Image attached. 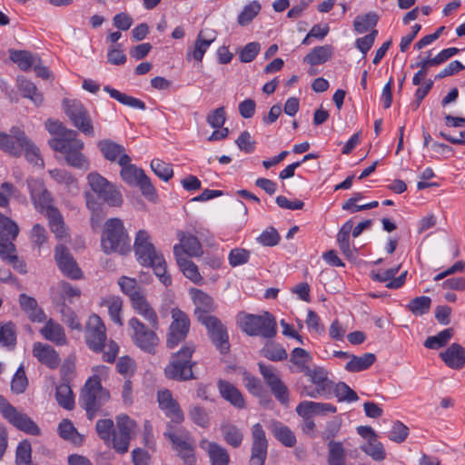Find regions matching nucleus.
<instances>
[{"mask_svg": "<svg viewBox=\"0 0 465 465\" xmlns=\"http://www.w3.org/2000/svg\"><path fill=\"white\" fill-rule=\"evenodd\" d=\"M46 129L51 134L57 135L49 141L50 147L64 154L68 164L79 169H87L88 162L82 153L84 143L78 139V134L74 130L66 129L58 121L47 120Z\"/></svg>", "mask_w": 465, "mask_h": 465, "instance_id": "f257e3e1", "label": "nucleus"}, {"mask_svg": "<svg viewBox=\"0 0 465 465\" xmlns=\"http://www.w3.org/2000/svg\"><path fill=\"white\" fill-rule=\"evenodd\" d=\"M236 321L241 330L249 336H261L269 340L277 333L276 319L269 312L261 314L241 312Z\"/></svg>", "mask_w": 465, "mask_h": 465, "instance_id": "f03ea898", "label": "nucleus"}, {"mask_svg": "<svg viewBox=\"0 0 465 465\" xmlns=\"http://www.w3.org/2000/svg\"><path fill=\"white\" fill-rule=\"evenodd\" d=\"M109 400V391L102 386L100 377L94 375L85 381L79 403L86 411L88 420H92Z\"/></svg>", "mask_w": 465, "mask_h": 465, "instance_id": "7ed1b4c3", "label": "nucleus"}, {"mask_svg": "<svg viewBox=\"0 0 465 465\" xmlns=\"http://www.w3.org/2000/svg\"><path fill=\"white\" fill-rule=\"evenodd\" d=\"M102 249L105 253H127L131 251V240L124 223L118 218L106 221L101 238Z\"/></svg>", "mask_w": 465, "mask_h": 465, "instance_id": "20e7f679", "label": "nucleus"}, {"mask_svg": "<svg viewBox=\"0 0 465 465\" xmlns=\"http://www.w3.org/2000/svg\"><path fill=\"white\" fill-rule=\"evenodd\" d=\"M193 351V345L182 347L180 351L173 355L170 363L164 368L165 376L170 380L178 381L194 379L192 370L194 363L191 361Z\"/></svg>", "mask_w": 465, "mask_h": 465, "instance_id": "39448f33", "label": "nucleus"}, {"mask_svg": "<svg viewBox=\"0 0 465 465\" xmlns=\"http://www.w3.org/2000/svg\"><path fill=\"white\" fill-rule=\"evenodd\" d=\"M86 178L92 191L104 202L114 207L122 205L123 195L114 183L109 182L97 172L90 173Z\"/></svg>", "mask_w": 465, "mask_h": 465, "instance_id": "423d86ee", "label": "nucleus"}, {"mask_svg": "<svg viewBox=\"0 0 465 465\" xmlns=\"http://www.w3.org/2000/svg\"><path fill=\"white\" fill-rule=\"evenodd\" d=\"M63 104L64 113L72 121L74 126L84 135L94 137V125L91 116L84 105L78 100L69 99H64Z\"/></svg>", "mask_w": 465, "mask_h": 465, "instance_id": "0eeeda50", "label": "nucleus"}, {"mask_svg": "<svg viewBox=\"0 0 465 465\" xmlns=\"http://www.w3.org/2000/svg\"><path fill=\"white\" fill-rule=\"evenodd\" d=\"M128 325L133 331L132 339L134 344L143 351L153 353L159 343L158 336L155 333L156 329L147 327L135 317L129 320Z\"/></svg>", "mask_w": 465, "mask_h": 465, "instance_id": "6e6552de", "label": "nucleus"}, {"mask_svg": "<svg viewBox=\"0 0 465 465\" xmlns=\"http://www.w3.org/2000/svg\"><path fill=\"white\" fill-rule=\"evenodd\" d=\"M0 412L16 429L30 435H39V427L26 414L19 412L4 396L0 395Z\"/></svg>", "mask_w": 465, "mask_h": 465, "instance_id": "1a4fd4ad", "label": "nucleus"}, {"mask_svg": "<svg viewBox=\"0 0 465 465\" xmlns=\"http://www.w3.org/2000/svg\"><path fill=\"white\" fill-rule=\"evenodd\" d=\"M172 322L167 333L166 345L173 349L180 342L185 340L190 330V319L188 315L178 308L171 312Z\"/></svg>", "mask_w": 465, "mask_h": 465, "instance_id": "9d476101", "label": "nucleus"}, {"mask_svg": "<svg viewBox=\"0 0 465 465\" xmlns=\"http://www.w3.org/2000/svg\"><path fill=\"white\" fill-rule=\"evenodd\" d=\"M200 323L205 327L209 339L220 353H228L230 351L229 334L226 326L221 320L212 316L203 318Z\"/></svg>", "mask_w": 465, "mask_h": 465, "instance_id": "9b49d317", "label": "nucleus"}, {"mask_svg": "<svg viewBox=\"0 0 465 465\" xmlns=\"http://www.w3.org/2000/svg\"><path fill=\"white\" fill-rule=\"evenodd\" d=\"M260 373L265 383L270 388L276 400L282 405H287L290 401L288 387L279 377L276 369L272 365L258 363Z\"/></svg>", "mask_w": 465, "mask_h": 465, "instance_id": "f8f14e48", "label": "nucleus"}, {"mask_svg": "<svg viewBox=\"0 0 465 465\" xmlns=\"http://www.w3.org/2000/svg\"><path fill=\"white\" fill-rule=\"evenodd\" d=\"M85 341L89 349L101 352L105 347L106 328L97 314H92L85 326Z\"/></svg>", "mask_w": 465, "mask_h": 465, "instance_id": "ddd939ff", "label": "nucleus"}, {"mask_svg": "<svg viewBox=\"0 0 465 465\" xmlns=\"http://www.w3.org/2000/svg\"><path fill=\"white\" fill-rule=\"evenodd\" d=\"M304 374L310 379L311 382L315 385L313 390L304 391L305 396L310 398H319L328 396L333 390V382L328 377V371L320 366L309 368Z\"/></svg>", "mask_w": 465, "mask_h": 465, "instance_id": "4468645a", "label": "nucleus"}, {"mask_svg": "<svg viewBox=\"0 0 465 465\" xmlns=\"http://www.w3.org/2000/svg\"><path fill=\"white\" fill-rule=\"evenodd\" d=\"M134 250L138 262L141 265L150 264L161 253L155 249L150 233L145 230H139L134 238Z\"/></svg>", "mask_w": 465, "mask_h": 465, "instance_id": "2eb2a0df", "label": "nucleus"}, {"mask_svg": "<svg viewBox=\"0 0 465 465\" xmlns=\"http://www.w3.org/2000/svg\"><path fill=\"white\" fill-rule=\"evenodd\" d=\"M268 440L266 433L260 423L252 427V452L250 465H264L267 458Z\"/></svg>", "mask_w": 465, "mask_h": 465, "instance_id": "dca6fc26", "label": "nucleus"}, {"mask_svg": "<svg viewBox=\"0 0 465 465\" xmlns=\"http://www.w3.org/2000/svg\"><path fill=\"white\" fill-rule=\"evenodd\" d=\"M157 402L159 408L163 411L165 416L171 419V423H182L184 420V414L176 400L173 399V393L168 389H162L157 391Z\"/></svg>", "mask_w": 465, "mask_h": 465, "instance_id": "f3484780", "label": "nucleus"}, {"mask_svg": "<svg viewBox=\"0 0 465 465\" xmlns=\"http://www.w3.org/2000/svg\"><path fill=\"white\" fill-rule=\"evenodd\" d=\"M26 144V135L25 132L17 126L10 129V134H3L0 139V148L13 156H19L23 146Z\"/></svg>", "mask_w": 465, "mask_h": 465, "instance_id": "a211bd4d", "label": "nucleus"}, {"mask_svg": "<svg viewBox=\"0 0 465 465\" xmlns=\"http://www.w3.org/2000/svg\"><path fill=\"white\" fill-rule=\"evenodd\" d=\"M54 258L60 271L65 276L74 280H78L82 277L81 269L65 246L60 244L55 247Z\"/></svg>", "mask_w": 465, "mask_h": 465, "instance_id": "6ab92c4d", "label": "nucleus"}, {"mask_svg": "<svg viewBox=\"0 0 465 465\" xmlns=\"http://www.w3.org/2000/svg\"><path fill=\"white\" fill-rule=\"evenodd\" d=\"M191 293L193 302L195 305L194 315L198 322H200L203 321V318L212 317L213 315L211 313L216 310L213 299L204 292L198 289H193Z\"/></svg>", "mask_w": 465, "mask_h": 465, "instance_id": "aec40b11", "label": "nucleus"}, {"mask_svg": "<svg viewBox=\"0 0 465 465\" xmlns=\"http://www.w3.org/2000/svg\"><path fill=\"white\" fill-rule=\"evenodd\" d=\"M97 146L103 156L109 162L125 164L128 161H131L130 156L125 152V148L113 140H101L98 142Z\"/></svg>", "mask_w": 465, "mask_h": 465, "instance_id": "412c9836", "label": "nucleus"}, {"mask_svg": "<svg viewBox=\"0 0 465 465\" xmlns=\"http://www.w3.org/2000/svg\"><path fill=\"white\" fill-rule=\"evenodd\" d=\"M32 353L41 364L49 369L54 370L60 365L61 359L58 352L49 344L35 342Z\"/></svg>", "mask_w": 465, "mask_h": 465, "instance_id": "4be33fe9", "label": "nucleus"}, {"mask_svg": "<svg viewBox=\"0 0 465 465\" xmlns=\"http://www.w3.org/2000/svg\"><path fill=\"white\" fill-rule=\"evenodd\" d=\"M199 447L207 452L211 465H229L230 455L227 450L216 442L203 439Z\"/></svg>", "mask_w": 465, "mask_h": 465, "instance_id": "5701e85b", "label": "nucleus"}, {"mask_svg": "<svg viewBox=\"0 0 465 465\" xmlns=\"http://www.w3.org/2000/svg\"><path fill=\"white\" fill-rule=\"evenodd\" d=\"M166 431L163 433L164 437L171 440L173 449L179 450H191V446L193 444V440L189 431L184 429H179L177 432L173 431V426L171 422L166 425Z\"/></svg>", "mask_w": 465, "mask_h": 465, "instance_id": "b1692460", "label": "nucleus"}, {"mask_svg": "<svg viewBox=\"0 0 465 465\" xmlns=\"http://www.w3.org/2000/svg\"><path fill=\"white\" fill-rule=\"evenodd\" d=\"M131 304L134 310L142 317H143V319L148 322L149 325L153 329H158L159 321L157 313L148 302L144 294L140 297H136V299H134Z\"/></svg>", "mask_w": 465, "mask_h": 465, "instance_id": "393cba45", "label": "nucleus"}, {"mask_svg": "<svg viewBox=\"0 0 465 465\" xmlns=\"http://www.w3.org/2000/svg\"><path fill=\"white\" fill-rule=\"evenodd\" d=\"M18 302L21 309L27 314L30 321L34 322H43L45 321L46 315L38 306L37 301L35 298L25 293H21Z\"/></svg>", "mask_w": 465, "mask_h": 465, "instance_id": "a878e982", "label": "nucleus"}, {"mask_svg": "<svg viewBox=\"0 0 465 465\" xmlns=\"http://www.w3.org/2000/svg\"><path fill=\"white\" fill-rule=\"evenodd\" d=\"M440 356L448 367L454 370H460L465 364V350L458 343H452Z\"/></svg>", "mask_w": 465, "mask_h": 465, "instance_id": "bb28decb", "label": "nucleus"}, {"mask_svg": "<svg viewBox=\"0 0 465 465\" xmlns=\"http://www.w3.org/2000/svg\"><path fill=\"white\" fill-rule=\"evenodd\" d=\"M218 390L221 396L238 409L245 407V401L241 391L231 382L223 380L218 381Z\"/></svg>", "mask_w": 465, "mask_h": 465, "instance_id": "cd10ccee", "label": "nucleus"}, {"mask_svg": "<svg viewBox=\"0 0 465 465\" xmlns=\"http://www.w3.org/2000/svg\"><path fill=\"white\" fill-rule=\"evenodd\" d=\"M173 254L183 275L197 283L202 280L197 265L183 255L179 246H173Z\"/></svg>", "mask_w": 465, "mask_h": 465, "instance_id": "c85d7f7f", "label": "nucleus"}, {"mask_svg": "<svg viewBox=\"0 0 465 465\" xmlns=\"http://www.w3.org/2000/svg\"><path fill=\"white\" fill-rule=\"evenodd\" d=\"M215 37H209L206 32L202 30L199 32L197 38L194 42L193 49L187 51L186 59H193L197 62H202L204 54L214 41Z\"/></svg>", "mask_w": 465, "mask_h": 465, "instance_id": "c756f323", "label": "nucleus"}, {"mask_svg": "<svg viewBox=\"0 0 465 465\" xmlns=\"http://www.w3.org/2000/svg\"><path fill=\"white\" fill-rule=\"evenodd\" d=\"M41 335L47 341L62 346L66 343V336L62 325L49 319L40 330Z\"/></svg>", "mask_w": 465, "mask_h": 465, "instance_id": "7c9ffc66", "label": "nucleus"}, {"mask_svg": "<svg viewBox=\"0 0 465 465\" xmlns=\"http://www.w3.org/2000/svg\"><path fill=\"white\" fill-rule=\"evenodd\" d=\"M178 237L180 243L174 246L180 247L183 256H185V254L189 256H198L202 253V246L197 237L192 234H185L182 232L178 233Z\"/></svg>", "mask_w": 465, "mask_h": 465, "instance_id": "2f4dec72", "label": "nucleus"}, {"mask_svg": "<svg viewBox=\"0 0 465 465\" xmlns=\"http://www.w3.org/2000/svg\"><path fill=\"white\" fill-rule=\"evenodd\" d=\"M100 305L108 309L109 316L115 324L123 325V301L119 296L109 295L102 300Z\"/></svg>", "mask_w": 465, "mask_h": 465, "instance_id": "473e14b6", "label": "nucleus"}, {"mask_svg": "<svg viewBox=\"0 0 465 465\" xmlns=\"http://www.w3.org/2000/svg\"><path fill=\"white\" fill-rule=\"evenodd\" d=\"M333 48L331 45L317 46L304 56L303 62L311 65L322 64L331 58Z\"/></svg>", "mask_w": 465, "mask_h": 465, "instance_id": "72a5a7b5", "label": "nucleus"}, {"mask_svg": "<svg viewBox=\"0 0 465 465\" xmlns=\"http://www.w3.org/2000/svg\"><path fill=\"white\" fill-rule=\"evenodd\" d=\"M375 360L376 356L371 352L361 356L351 355V360L345 365V370L349 372H360L369 369Z\"/></svg>", "mask_w": 465, "mask_h": 465, "instance_id": "f704fd0d", "label": "nucleus"}, {"mask_svg": "<svg viewBox=\"0 0 465 465\" xmlns=\"http://www.w3.org/2000/svg\"><path fill=\"white\" fill-rule=\"evenodd\" d=\"M220 430L224 441L228 445L232 448L241 446L243 440V433L240 428L231 422H223L221 424Z\"/></svg>", "mask_w": 465, "mask_h": 465, "instance_id": "c9c22d12", "label": "nucleus"}, {"mask_svg": "<svg viewBox=\"0 0 465 465\" xmlns=\"http://www.w3.org/2000/svg\"><path fill=\"white\" fill-rule=\"evenodd\" d=\"M104 91L108 93L112 98L117 100L124 105L140 110H145L146 108L145 103L143 101L134 96L128 95L124 93H121L120 91L109 85H105L104 87Z\"/></svg>", "mask_w": 465, "mask_h": 465, "instance_id": "e433bc0d", "label": "nucleus"}, {"mask_svg": "<svg viewBox=\"0 0 465 465\" xmlns=\"http://www.w3.org/2000/svg\"><path fill=\"white\" fill-rule=\"evenodd\" d=\"M59 436L76 446L83 444L84 437L74 428L73 422L69 420H63L58 425Z\"/></svg>", "mask_w": 465, "mask_h": 465, "instance_id": "4c0bfd02", "label": "nucleus"}, {"mask_svg": "<svg viewBox=\"0 0 465 465\" xmlns=\"http://www.w3.org/2000/svg\"><path fill=\"white\" fill-rule=\"evenodd\" d=\"M273 436L284 446L293 447L296 444L294 433L280 421H274L272 425Z\"/></svg>", "mask_w": 465, "mask_h": 465, "instance_id": "58836bf2", "label": "nucleus"}, {"mask_svg": "<svg viewBox=\"0 0 465 465\" xmlns=\"http://www.w3.org/2000/svg\"><path fill=\"white\" fill-rule=\"evenodd\" d=\"M328 447V465H345L346 450L340 441L330 440Z\"/></svg>", "mask_w": 465, "mask_h": 465, "instance_id": "ea45409f", "label": "nucleus"}, {"mask_svg": "<svg viewBox=\"0 0 465 465\" xmlns=\"http://www.w3.org/2000/svg\"><path fill=\"white\" fill-rule=\"evenodd\" d=\"M10 59L15 63L21 70H29L35 62H40L37 55L31 54L28 51H15L10 52Z\"/></svg>", "mask_w": 465, "mask_h": 465, "instance_id": "a19ab883", "label": "nucleus"}, {"mask_svg": "<svg viewBox=\"0 0 465 465\" xmlns=\"http://www.w3.org/2000/svg\"><path fill=\"white\" fill-rule=\"evenodd\" d=\"M311 354L302 348H295L291 352L290 361L296 367V371L304 373L310 368Z\"/></svg>", "mask_w": 465, "mask_h": 465, "instance_id": "79ce46f5", "label": "nucleus"}, {"mask_svg": "<svg viewBox=\"0 0 465 465\" xmlns=\"http://www.w3.org/2000/svg\"><path fill=\"white\" fill-rule=\"evenodd\" d=\"M119 165L122 167L120 176L123 181L129 185L134 186L138 180L144 174L143 170L131 163V161H128L125 164Z\"/></svg>", "mask_w": 465, "mask_h": 465, "instance_id": "37998d69", "label": "nucleus"}, {"mask_svg": "<svg viewBox=\"0 0 465 465\" xmlns=\"http://www.w3.org/2000/svg\"><path fill=\"white\" fill-rule=\"evenodd\" d=\"M118 284L122 292L130 298L131 302L134 301L136 297H140L144 294L143 290L138 285L136 280L134 278L122 276L118 281Z\"/></svg>", "mask_w": 465, "mask_h": 465, "instance_id": "c03bdc74", "label": "nucleus"}, {"mask_svg": "<svg viewBox=\"0 0 465 465\" xmlns=\"http://www.w3.org/2000/svg\"><path fill=\"white\" fill-rule=\"evenodd\" d=\"M261 354L272 361H281L288 357L286 350L278 343L268 341L261 350Z\"/></svg>", "mask_w": 465, "mask_h": 465, "instance_id": "a18cd8bd", "label": "nucleus"}, {"mask_svg": "<svg viewBox=\"0 0 465 465\" xmlns=\"http://www.w3.org/2000/svg\"><path fill=\"white\" fill-rule=\"evenodd\" d=\"M55 399L65 410H72L74 406L73 391L67 383H61L56 387Z\"/></svg>", "mask_w": 465, "mask_h": 465, "instance_id": "49530a36", "label": "nucleus"}, {"mask_svg": "<svg viewBox=\"0 0 465 465\" xmlns=\"http://www.w3.org/2000/svg\"><path fill=\"white\" fill-rule=\"evenodd\" d=\"M51 231L57 238H64L66 235L63 216L58 209H51L49 213L45 214Z\"/></svg>", "mask_w": 465, "mask_h": 465, "instance_id": "de8ad7c7", "label": "nucleus"}, {"mask_svg": "<svg viewBox=\"0 0 465 465\" xmlns=\"http://www.w3.org/2000/svg\"><path fill=\"white\" fill-rule=\"evenodd\" d=\"M18 87L24 97L31 99L35 104L43 102V96L35 84L25 78H18Z\"/></svg>", "mask_w": 465, "mask_h": 465, "instance_id": "09e8293b", "label": "nucleus"}, {"mask_svg": "<svg viewBox=\"0 0 465 465\" xmlns=\"http://www.w3.org/2000/svg\"><path fill=\"white\" fill-rule=\"evenodd\" d=\"M453 336V329L448 328L440 331L437 335L428 337L424 346L428 349L437 350L445 346Z\"/></svg>", "mask_w": 465, "mask_h": 465, "instance_id": "8fccbe9b", "label": "nucleus"}, {"mask_svg": "<svg viewBox=\"0 0 465 465\" xmlns=\"http://www.w3.org/2000/svg\"><path fill=\"white\" fill-rule=\"evenodd\" d=\"M261 8V4L256 0L244 5L242 11L237 17L238 24L242 26L249 25L260 13Z\"/></svg>", "mask_w": 465, "mask_h": 465, "instance_id": "3c124183", "label": "nucleus"}, {"mask_svg": "<svg viewBox=\"0 0 465 465\" xmlns=\"http://www.w3.org/2000/svg\"><path fill=\"white\" fill-rule=\"evenodd\" d=\"M361 450L374 460L381 461L386 458L384 447L382 443L377 440V436L369 439V441L361 446Z\"/></svg>", "mask_w": 465, "mask_h": 465, "instance_id": "603ef678", "label": "nucleus"}, {"mask_svg": "<svg viewBox=\"0 0 465 465\" xmlns=\"http://www.w3.org/2000/svg\"><path fill=\"white\" fill-rule=\"evenodd\" d=\"M145 267H152L154 274L158 277L160 282L164 286H169L172 283L171 276L166 272V262L162 254L153 259V262L150 264H145Z\"/></svg>", "mask_w": 465, "mask_h": 465, "instance_id": "864d4df0", "label": "nucleus"}, {"mask_svg": "<svg viewBox=\"0 0 465 465\" xmlns=\"http://www.w3.org/2000/svg\"><path fill=\"white\" fill-rule=\"evenodd\" d=\"M377 22L378 15L375 13H368L364 15H358L353 22V27L358 34H363L373 29Z\"/></svg>", "mask_w": 465, "mask_h": 465, "instance_id": "5fc2aeb1", "label": "nucleus"}, {"mask_svg": "<svg viewBox=\"0 0 465 465\" xmlns=\"http://www.w3.org/2000/svg\"><path fill=\"white\" fill-rule=\"evenodd\" d=\"M51 177L58 183L65 186L68 191L77 190V181L65 170L54 169L49 171Z\"/></svg>", "mask_w": 465, "mask_h": 465, "instance_id": "6e6d98bb", "label": "nucleus"}, {"mask_svg": "<svg viewBox=\"0 0 465 465\" xmlns=\"http://www.w3.org/2000/svg\"><path fill=\"white\" fill-rule=\"evenodd\" d=\"M242 382L246 390L255 397H262L264 388L259 378L247 371H242Z\"/></svg>", "mask_w": 465, "mask_h": 465, "instance_id": "4d7b16f0", "label": "nucleus"}, {"mask_svg": "<svg viewBox=\"0 0 465 465\" xmlns=\"http://www.w3.org/2000/svg\"><path fill=\"white\" fill-rule=\"evenodd\" d=\"M114 421L111 419L98 420L95 430L98 436L104 441L106 445H110L111 437L114 433Z\"/></svg>", "mask_w": 465, "mask_h": 465, "instance_id": "13d9d810", "label": "nucleus"}, {"mask_svg": "<svg viewBox=\"0 0 465 465\" xmlns=\"http://www.w3.org/2000/svg\"><path fill=\"white\" fill-rule=\"evenodd\" d=\"M53 197L51 195V193L46 189L38 195L36 198L32 200L33 204L35 205V209L41 213H49L51 209H57L53 204Z\"/></svg>", "mask_w": 465, "mask_h": 465, "instance_id": "bf43d9fd", "label": "nucleus"}, {"mask_svg": "<svg viewBox=\"0 0 465 465\" xmlns=\"http://www.w3.org/2000/svg\"><path fill=\"white\" fill-rule=\"evenodd\" d=\"M281 240V236L274 227H267L256 238L258 243L266 247L276 246Z\"/></svg>", "mask_w": 465, "mask_h": 465, "instance_id": "052dcab7", "label": "nucleus"}, {"mask_svg": "<svg viewBox=\"0 0 465 465\" xmlns=\"http://www.w3.org/2000/svg\"><path fill=\"white\" fill-rule=\"evenodd\" d=\"M431 305V299L428 296H419L412 299L409 305L408 309L414 315H423L430 311Z\"/></svg>", "mask_w": 465, "mask_h": 465, "instance_id": "680f3d73", "label": "nucleus"}, {"mask_svg": "<svg viewBox=\"0 0 465 465\" xmlns=\"http://www.w3.org/2000/svg\"><path fill=\"white\" fill-rule=\"evenodd\" d=\"M151 168L160 179L165 182L170 180L173 175L172 165L160 159H153L151 162Z\"/></svg>", "mask_w": 465, "mask_h": 465, "instance_id": "e2e57ef3", "label": "nucleus"}, {"mask_svg": "<svg viewBox=\"0 0 465 465\" xmlns=\"http://www.w3.org/2000/svg\"><path fill=\"white\" fill-rule=\"evenodd\" d=\"M0 233L5 237L15 240L19 233V227L15 222L0 213Z\"/></svg>", "mask_w": 465, "mask_h": 465, "instance_id": "0e129e2a", "label": "nucleus"}, {"mask_svg": "<svg viewBox=\"0 0 465 465\" xmlns=\"http://www.w3.org/2000/svg\"><path fill=\"white\" fill-rule=\"evenodd\" d=\"M332 391H334V394L339 401L353 402L359 399L357 393L345 382L337 383Z\"/></svg>", "mask_w": 465, "mask_h": 465, "instance_id": "69168bd1", "label": "nucleus"}, {"mask_svg": "<svg viewBox=\"0 0 465 465\" xmlns=\"http://www.w3.org/2000/svg\"><path fill=\"white\" fill-rule=\"evenodd\" d=\"M16 342L15 328L14 323L7 322L0 327V344L2 346H15Z\"/></svg>", "mask_w": 465, "mask_h": 465, "instance_id": "338daca9", "label": "nucleus"}, {"mask_svg": "<svg viewBox=\"0 0 465 465\" xmlns=\"http://www.w3.org/2000/svg\"><path fill=\"white\" fill-rule=\"evenodd\" d=\"M191 420L202 428H207L210 425V417L204 408L201 406H193L189 410Z\"/></svg>", "mask_w": 465, "mask_h": 465, "instance_id": "774afa93", "label": "nucleus"}]
</instances>
